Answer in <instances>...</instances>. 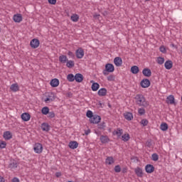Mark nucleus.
I'll list each match as a JSON object with an SVG mask.
<instances>
[{
	"label": "nucleus",
	"instance_id": "obj_11",
	"mask_svg": "<svg viewBox=\"0 0 182 182\" xmlns=\"http://www.w3.org/2000/svg\"><path fill=\"white\" fill-rule=\"evenodd\" d=\"M3 137L4 140H11V139H12L13 137L12 132H11L10 131L4 132L3 134Z\"/></svg>",
	"mask_w": 182,
	"mask_h": 182
},
{
	"label": "nucleus",
	"instance_id": "obj_13",
	"mask_svg": "<svg viewBox=\"0 0 182 182\" xmlns=\"http://www.w3.org/2000/svg\"><path fill=\"white\" fill-rule=\"evenodd\" d=\"M68 147H70L72 150H75V149H77L79 147V143L76 141H71L68 144Z\"/></svg>",
	"mask_w": 182,
	"mask_h": 182
},
{
	"label": "nucleus",
	"instance_id": "obj_62",
	"mask_svg": "<svg viewBox=\"0 0 182 182\" xmlns=\"http://www.w3.org/2000/svg\"><path fill=\"white\" fill-rule=\"evenodd\" d=\"M95 134H100V132H99L97 131H95Z\"/></svg>",
	"mask_w": 182,
	"mask_h": 182
},
{
	"label": "nucleus",
	"instance_id": "obj_35",
	"mask_svg": "<svg viewBox=\"0 0 182 182\" xmlns=\"http://www.w3.org/2000/svg\"><path fill=\"white\" fill-rule=\"evenodd\" d=\"M67 80H68V82H75V75L72 73L68 74L67 75Z\"/></svg>",
	"mask_w": 182,
	"mask_h": 182
},
{
	"label": "nucleus",
	"instance_id": "obj_26",
	"mask_svg": "<svg viewBox=\"0 0 182 182\" xmlns=\"http://www.w3.org/2000/svg\"><path fill=\"white\" fill-rule=\"evenodd\" d=\"M114 163V159L113 156H107L105 159V164H108V166H112Z\"/></svg>",
	"mask_w": 182,
	"mask_h": 182
},
{
	"label": "nucleus",
	"instance_id": "obj_24",
	"mask_svg": "<svg viewBox=\"0 0 182 182\" xmlns=\"http://www.w3.org/2000/svg\"><path fill=\"white\" fill-rule=\"evenodd\" d=\"M41 129L43 132H49L50 130V125L46 122L41 124Z\"/></svg>",
	"mask_w": 182,
	"mask_h": 182
},
{
	"label": "nucleus",
	"instance_id": "obj_27",
	"mask_svg": "<svg viewBox=\"0 0 182 182\" xmlns=\"http://www.w3.org/2000/svg\"><path fill=\"white\" fill-rule=\"evenodd\" d=\"M58 59H59V62L60 63H63V64H65V63H66L67 62H68V56H66V55H60L59 56V58H58Z\"/></svg>",
	"mask_w": 182,
	"mask_h": 182
},
{
	"label": "nucleus",
	"instance_id": "obj_3",
	"mask_svg": "<svg viewBox=\"0 0 182 182\" xmlns=\"http://www.w3.org/2000/svg\"><path fill=\"white\" fill-rule=\"evenodd\" d=\"M33 150L37 154H41L43 151V146L41 143H36L33 146Z\"/></svg>",
	"mask_w": 182,
	"mask_h": 182
},
{
	"label": "nucleus",
	"instance_id": "obj_53",
	"mask_svg": "<svg viewBox=\"0 0 182 182\" xmlns=\"http://www.w3.org/2000/svg\"><path fill=\"white\" fill-rule=\"evenodd\" d=\"M102 15L104 16H107L109 15V12L107 11H104L102 12Z\"/></svg>",
	"mask_w": 182,
	"mask_h": 182
},
{
	"label": "nucleus",
	"instance_id": "obj_36",
	"mask_svg": "<svg viewBox=\"0 0 182 182\" xmlns=\"http://www.w3.org/2000/svg\"><path fill=\"white\" fill-rule=\"evenodd\" d=\"M97 127L100 130H106V122H103L98 124Z\"/></svg>",
	"mask_w": 182,
	"mask_h": 182
},
{
	"label": "nucleus",
	"instance_id": "obj_57",
	"mask_svg": "<svg viewBox=\"0 0 182 182\" xmlns=\"http://www.w3.org/2000/svg\"><path fill=\"white\" fill-rule=\"evenodd\" d=\"M62 176V173L60 172H56L55 173V177L59 178Z\"/></svg>",
	"mask_w": 182,
	"mask_h": 182
},
{
	"label": "nucleus",
	"instance_id": "obj_29",
	"mask_svg": "<svg viewBox=\"0 0 182 182\" xmlns=\"http://www.w3.org/2000/svg\"><path fill=\"white\" fill-rule=\"evenodd\" d=\"M139 72H140V70L139 69V67L137 65H134V66L131 67V73L133 75H137V73H139Z\"/></svg>",
	"mask_w": 182,
	"mask_h": 182
},
{
	"label": "nucleus",
	"instance_id": "obj_18",
	"mask_svg": "<svg viewBox=\"0 0 182 182\" xmlns=\"http://www.w3.org/2000/svg\"><path fill=\"white\" fill-rule=\"evenodd\" d=\"M112 134L114 136H117L118 139H120V137H122V134H123V129L117 128V130L112 132Z\"/></svg>",
	"mask_w": 182,
	"mask_h": 182
},
{
	"label": "nucleus",
	"instance_id": "obj_39",
	"mask_svg": "<svg viewBox=\"0 0 182 182\" xmlns=\"http://www.w3.org/2000/svg\"><path fill=\"white\" fill-rule=\"evenodd\" d=\"M95 114H93V112H92L91 110H87V113H86V116L87 117H88V119H90V120L93 117Z\"/></svg>",
	"mask_w": 182,
	"mask_h": 182
},
{
	"label": "nucleus",
	"instance_id": "obj_23",
	"mask_svg": "<svg viewBox=\"0 0 182 182\" xmlns=\"http://www.w3.org/2000/svg\"><path fill=\"white\" fill-rule=\"evenodd\" d=\"M75 82L77 83H81V82H83V75L81 73H77L75 75Z\"/></svg>",
	"mask_w": 182,
	"mask_h": 182
},
{
	"label": "nucleus",
	"instance_id": "obj_17",
	"mask_svg": "<svg viewBox=\"0 0 182 182\" xmlns=\"http://www.w3.org/2000/svg\"><path fill=\"white\" fill-rule=\"evenodd\" d=\"M21 117L23 122H29V120H31V114H29V113L27 112L23 113Z\"/></svg>",
	"mask_w": 182,
	"mask_h": 182
},
{
	"label": "nucleus",
	"instance_id": "obj_14",
	"mask_svg": "<svg viewBox=\"0 0 182 182\" xmlns=\"http://www.w3.org/2000/svg\"><path fill=\"white\" fill-rule=\"evenodd\" d=\"M114 63L115 65V66H117L118 68L122 66V65L123 64V60H122V58L120 57H116L114 59Z\"/></svg>",
	"mask_w": 182,
	"mask_h": 182
},
{
	"label": "nucleus",
	"instance_id": "obj_42",
	"mask_svg": "<svg viewBox=\"0 0 182 182\" xmlns=\"http://www.w3.org/2000/svg\"><path fill=\"white\" fill-rule=\"evenodd\" d=\"M156 62L159 65H163V63H164V58L158 57Z\"/></svg>",
	"mask_w": 182,
	"mask_h": 182
},
{
	"label": "nucleus",
	"instance_id": "obj_7",
	"mask_svg": "<svg viewBox=\"0 0 182 182\" xmlns=\"http://www.w3.org/2000/svg\"><path fill=\"white\" fill-rule=\"evenodd\" d=\"M77 59H82L85 56V50L82 48H79L75 51Z\"/></svg>",
	"mask_w": 182,
	"mask_h": 182
},
{
	"label": "nucleus",
	"instance_id": "obj_1",
	"mask_svg": "<svg viewBox=\"0 0 182 182\" xmlns=\"http://www.w3.org/2000/svg\"><path fill=\"white\" fill-rule=\"evenodd\" d=\"M134 99L138 106H143L144 107H147V106H149V102L146 101V97H144V95L142 94H137Z\"/></svg>",
	"mask_w": 182,
	"mask_h": 182
},
{
	"label": "nucleus",
	"instance_id": "obj_60",
	"mask_svg": "<svg viewBox=\"0 0 182 182\" xmlns=\"http://www.w3.org/2000/svg\"><path fill=\"white\" fill-rule=\"evenodd\" d=\"M170 46H171V48H175L176 49V48H177V46H175L174 43H171V44L170 45Z\"/></svg>",
	"mask_w": 182,
	"mask_h": 182
},
{
	"label": "nucleus",
	"instance_id": "obj_55",
	"mask_svg": "<svg viewBox=\"0 0 182 182\" xmlns=\"http://www.w3.org/2000/svg\"><path fill=\"white\" fill-rule=\"evenodd\" d=\"M122 173H123V174H125V173H127V168L126 167L123 168L122 170Z\"/></svg>",
	"mask_w": 182,
	"mask_h": 182
},
{
	"label": "nucleus",
	"instance_id": "obj_54",
	"mask_svg": "<svg viewBox=\"0 0 182 182\" xmlns=\"http://www.w3.org/2000/svg\"><path fill=\"white\" fill-rule=\"evenodd\" d=\"M73 94L71 92H67V97H73Z\"/></svg>",
	"mask_w": 182,
	"mask_h": 182
},
{
	"label": "nucleus",
	"instance_id": "obj_59",
	"mask_svg": "<svg viewBox=\"0 0 182 182\" xmlns=\"http://www.w3.org/2000/svg\"><path fill=\"white\" fill-rule=\"evenodd\" d=\"M0 182H5V178L0 176Z\"/></svg>",
	"mask_w": 182,
	"mask_h": 182
},
{
	"label": "nucleus",
	"instance_id": "obj_19",
	"mask_svg": "<svg viewBox=\"0 0 182 182\" xmlns=\"http://www.w3.org/2000/svg\"><path fill=\"white\" fill-rule=\"evenodd\" d=\"M59 80L58 78L52 79L50 82L51 87H58L59 86Z\"/></svg>",
	"mask_w": 182,
	"mask_h": 182
},
{
	"label": "nucleus",
	"instance_id": "obj_56",
	"mask_svg": "<svg viewBox=\"0 0 182 182\" xmlns=\"http://www.w3.org/2000/svg\"><path fill=\"white\" fill-rule=\"evenodd\" d=\"M90 129H87L85 131V136H88V134H90Z\"/></svg>",
	"mask_w": 182,
	"mask_h": 182
},
{
	"label": "nucleus",
	"instance_id": "obj_22",
	"mask_svg": "<svg viewBox=\"0 0 182 182\" xmlns=\"http://www.w3.org/2000/svg\"><path fill=\"white\" fill-rule=\"evenodd\" d=\"M134 173L136 174L137 177H143V169L140 167H136L134 169Z\"/></svg>",
	"mask_w": 182,
	"mask_h": 182
},
{
	"label": "nucleus",
	"instance_id": "obj_37",
	"mask_svg": "<svg viewBox=\"0 0 182 182\" xmlns=\"http://www.w3.org/2000/svg\"><path fill=\"white\" fill-rule=\"evenodd\" d=\"M70 19L73 21V22H77L79 21V15L73 14L70 17Z\"/></svg>",
	"mask_w": 182,
	"mask_h": 182
},
{
	"label": "nucleus",
	"instance_id": "obj_15",
	"mask_svg": "<svg viewBox=\"0 0 182 182\" xmlns=\"http://www.w3.org/2000/svg\"><path fill=\"white\" fill-rule=\"evenodd\" d=\"M105 69L110 73H113L114 72V65L112 63H107L105 65Z\"/></svg>",
	"mask_w": 182,
	"mask_h": 182
},
{
	"label": "nucleus",
	"instance_id": "obj_28",
	"mask_svg": "<svg viewBox=\"0 0 182 182\" xmlns=\"http://www.w3.org/2000/svg\"><path fill=\"white\" fill-rule=\"evenodd\" d=\"M100 87V85H99V83L97 82H93L91 86V89L92 92H97Z\"/></svg>",
	"mask_w": 182,
	"mask_h": 182
},
{
	"label": "nucleus",
	"instance_id": "obj_30",
	"mask_svg": "<svg viewBox=\"0 0 182 182\" xmlns=\"http://www.w3.org/2000/svg\"><path fill=\"white\" fill-rule=\"evenodd\" d=\"M11 92H18L19 90V85H18V83L12 84L10 87Z\"/></svg>",
	"mask_w": 182,
	"mask_h": 182
},
{
	"label": "nucleus",
	"instance_id": "obj_5",
	"mask_svg": "<svg viewBox=\"0 0 182 182\" xmlns=\"http://www.w3.org/2000/svg\"><path fill=\"white\" fill-rule=\"evenodd\" d=\"M102 120V117L97 114H94L92 117L90 119V123L92 124H99Z\"/></svg>",
	"mask_w": 182,
	"mask_h": 182
},
{
	"label": "nucleus",
	"instance_id": "obj_9",
	"mask_svg": "<svg viewBox=\"0 0 182 182\" xmlns=\"http://www.w3.org/2000/svg\"><path fill=\"white\" fill-rule=\"evenodd\" d=\"M22 14H14L13 16V21H14V22H16L17 23L22 22Z\"/></svg>",
	"mask_w": 182,
	"mask_h": 182
},
{
	"label": "nucleus",
	"instance_id": "obj_8",
	"mask_svg": "<svg viewBox=\"0 0 182 182\" xmlns=\"http://www.w3.org/2000/svg\"><path fill=\"white\" fill-rule=\"evenodd\" d=\"M154 166L152 164H146L145 166V171L148 174H151V173H154Z\"/></svg>",
	"mask_w": 182,
	"mask_h": 182
},
{
	"label": "nucleus",
	"instance_id": "obj_16",
	"mask_svg": "<svg viewBox=\"0 0 182 182\" xmlns=\"http://www.w3.org/2000/svg\"><path fill=\"white\" fill-rule=\"evenodd\" d=\"M142 75L145 76V77H150L151 76V70L149 68H144L142 70Z\"/></svg>",
	"mask_w": 182,
	"mask_h": 182
},
{
	"label": "nucleus",
	"instance_id": "obj_63",
	"mask_svg": "<svg viewBox=\"0 0 182 182\" xmlns=\"http://www.w3.org/2000/svg\"><path fill=\"white\" fill-rule=\"evenodd\" d=\"M108 107H112V105H110V104L108 105Z\"/></svg>",
	"mask_w": 182,
	"mask_h": 182
},
{
	"label": "nucleus",
	"instance_id": "obj_47",
	"mask_svg": "<svg viewBox=\"0 0 182 182\" xmlns=\"http://www.w3.org/2000/svg\"><path fill=\"white\" fill-rule=\"evenodd\" d=\"M159 50L160 52H161V53H167V50L166 49V47L164 46H161L159 48Z\"/></svg>",
	"mask_w": 182,
	"mask_h": 182
},
{
	"label": "nucleus",
	"instance_id": "obj_58",
	"mask_svg": "<svg viewBox=\"0 0 182 182\" xmlns=\"http://www.w3.org/2000/svg\"><path fill=\"white\" fill-rule=\"evenodd\" d=\"M12 182H19V178L14 177L12 179Z\"/></svg>",
	"mask_w": 182,
	"mask_h": 182
},
{
	"label": "nucleus",
	"instance_id": "obj_40",
	"mask_svg": "<svg viewBox=\"0 0 182 182\" xmlns=\"http://www.w3.org/2000/svg\"><path fill=\"white\" fill-rule=\"evenodd\" d=\"M9 168H16V167H18V163H16V161L10 163L9 164Z\"/></svg>",
	"mask_w": 182,
	"mask_h": 182
},
{
	"label": "nucleus",
	"instance_id": "obj_38",
	"mask_svg": "<svg viewBox=\"0 0 182 182\" xmlns=\"http://www.w3.org/2000/svg\"><path fill=\"white\" fill-rule=\"evenodd\" d=\"M145 144L146 147H149V149H151V147H153V141L151 139H148Z\"/></svg>",
	"mask_w": 182,
	"mask_h": 182
},
{
	"label": "nucleus",
	"instance_id": "obj_31",
	"mask_svg": "<svg viewBox=\"0 0 182 182\" xmlns=\"http://www.w3.org/2000/svg\"><path fill=\"white\" fill-rule=\"evenodd\" d=\"M160 129L162 132H167V130H168V124L166 122H163L161 124Z\"/></svg>",
	"mask_w": 182,
	"mask_h": 182
},
{
	"label": "nucleus",
	"instance_id": "obj_4",
	"mask_svg": "<svg viewBox=\"0 0 182 182\" xmlns=\"http://www.w3.org/2000/svg\"><path fill=\"white\" fill-rule=\"evenodd\" d=\"M39 45H41V41L38 38H33L30 42L31 48L33 49H36L39 48Z\"/></svg>",
	"mask_w": 182,
	"mask_h": 182
},
{
	"label": "nucleus",
	"instance_id": "obj_10",
	"mask_svg": "<svg viewBox=\"0 0 182 182\" xmlns=\"http://www.w3.org/2000/svg\"><path fill=\"white\" fill-rule=\"evenodd\" d=\"M167 105H176V99L174 98V95H169L166 98Z\"/></svg>",
	"mask_w": 182,
	"mask_h": 182
},
{
	"label": "nucleus",
	"instance_id": "obj_49",
	"mask_svg": "<svg viewBox=\"0 0 182 182\" xmlns=\"http://www.w3.org/2000/svg\"><path fill=\"white\" fill-rule=\"evenodd\" d=\"M48 114V117H49L50 119H53V117H55V112L53 111L49 112Z\"/></svg>",
	"mask_w": 182,
	"mask_h": 182
},
{
	"label": "nucleus",
	"instance_id": "obj_46",
	"mask_svg": "<svg viewBox=\"0 0 182 182\" xmlns=\"http://www.w3.org/2000/svg\"><path fill=\"white\" fill-rule=\"evenodd\" d=\"M114 170L115 173H120V171H122V168L120 167V165H117L114 166Z\"/></svg>",
	"mask_w": 182,
	"mask_h": 182
},
{
	"label": "nucleus",
	"instance_id": "obj_2",
	"mask_svg": "<svg viewBox=\"0 0 182 182\" xmlns=\"http://www.w3.org/2000/svg\"><path fill=\"white\" fill-rule=\"evenodd\" d=\"M55 99H56L55 97V93L50 92L46 95V98L44 100V102L45 103H52V102L55 101Z\"/></svg>",
	"mask_w": 182,
	"mask_h": 182
},
{
	"label": "nucleus",
	"instance_id": "obj_20",
	"mask_svg": "<svg viewBox=\"0 0 182 182\" xmlns=\"http://www.w3.org/2000/svg\"><path fill=\"white\" fill-rule=\"evenodd\" d=\"M164 68L167 70H170L173 68V61L171 60H168L164 63Z\"/></svg>",
	"mask_w": 182,
	"mask_h": 182
},
{
	"label": "nucleus",
	"instance_id": "obj_52",
	"mask_svg": "<svg viewBox=\"0 0 182 182\" xmlns=\"http://www.w3.org/2000/svg\"><path fill=\"white\" fill-rule=\"evenodd\" d=\"M68 55L70 58H75V54L72 51H68Z\"/></svg>",
	"mask_w": 182,
	"mask_h": 182
},
{
	"label": "nucleus",
	"instance_id": "obj_25",
	"mask_svg": "<svg viewBox=\"0 0 182 182\" xmlns=\"http://www.w3.org/2000/svg\"><path fill=\"white\" fill-rule=\"evenodd\" d=\"M98 96H106L107 95V90L106 88H100L97 92Z\"/></svg>",
	"mask_w": 182,
	"mask_h": 182
},
{
	"label": "nucleus",
	"instance_id": "obj_33",
	"mask_svg": "<svg viewBox=\"0 0 182 182\" xmlns=\"http://www.w3.org/2000/svg\"><path fill=\"white\" fill-rule=\"evenodd\" d=\"M49 107H43L41 109V113L42 114H44V116H46L49 113Z\"/></svg>",
	"mask_w": 182,
	"mask_h": 182
},
{
	"label": "nucleus",
	"instance_id": "obj_21",
	"mask_svg": "<svg viewBox=\"0 0 182 182\" xmlns=\"http://www.w3.org/2000/svg\"><path fill=\"white\" fill-rule=\"evenodd\" d=\"M124 117L128 122H132L133 120V114L132 112H127L124 114Z\"/></svg>",
	"mask_w": 182,
	"mask_h": 182
},
{
	"label": "nucleus",
	"instance_id": "obj_32",
	"mask_svg": "<svg viewBox=\"0 0 182 182\" xmlns=\"http://www.w3.org/2000/svg\"><path fill=\"white\" fill-rule=\"evenodd\" d=\"M66 66H67V68H69V69H72V68H73L75 66V61H73L72 60H67Z\"/></svg>",
	"mask_w": 182,
	"mask_h": 182
},
{
	"label": "nucleus",
	"instance_id": "obj_34",
	"mask_svg": "<svg viewBox=\"0 0 182 182\" xmlns=\"http://www.w3.org/2000/svg\"><path fill=\"white\" fill-rule=\"evenodd\" d=\"M122 140L123 141H129L130 140V135L129 134H124L122 136Z\"/></svg>",
	"mask_w": 182,
	"mask_h": 182
},
{
	"label": "nucleus",
	"instance_id": "obj_43",
	"mask_svg": "<svg viewBox=\"0 0 182 182\" xmlns=\"http://www.w3.org/2000/svg\"><path fill=\"white\" fill-rule=\"evenodd\" d=\"M138 113H139V116H143V115L146 114V109H144V108H139L138 109Z\"/></svg>",
	"mask_w": 182,
	"mask_h": 182
},
{
	"label": "nucleus",
	"instance_id": "obj_6",
	"mask_svg": "<svg viewBox=\"0 0 182 182\" xmlns=\"http://www.w3.org/2000/svg\"><path fill=\"white\" fill-rule=\"evenodd\" d=\"M140 85L141 87H143V89H146L147 87H149L150 85H151V82H150V80L144 78L141 81Z\"/></svg>",
	"mask_w": 182,
	"mask_h": 182
},
{
	"label": "nucleus",
	"instance_id": "obj_48",
	"mask_svg": "<svg viewBox=\"0 0 182 182\" xmlns=\"http://www.w3.org/2000/svg\"><path fill=\"white\" fill-rule=\"evenodd\" d=\"M114 75H110L107 77L108 82H113L114 80Z\"/></svg>",
	"mask_w": 182,
	"mask_h": 182
},
{
	"label": "nucleus",
	"instance_id": "obj_45",
	"mask_svg": "<svg viewBox=\"0 0 182 182\" xmlns=\"http://www.w3.org/2000/svg\"><path fill=\"white\" fill-rule=\"evenodd\" d=\"M6 141H0V149H6Z\"/></svg>",
	"mask_w": 182,
	"mask_h": 182
},
{
	"label": "nucleus",
	"instance_id": "obj_61",
	"mask_svg": "<svg viewBox=\"0 0 182 182\" xmlns=\"http://www.w3.org/2000/svg\"><path fill=\"white\" fill-rule=\"evenodd\" d=\"M98 106H100V107H102V102L100 101L98 102Z\"/></svg>",
	"mask_w": 182,
	"mask_h": 182
},
{
	"label": "nucleus",
	"instance_id": "obj_51",
	"mask_svg": "<svg viewBox=\"0 0 182 182\" xmlns=\"http://www.w3.org/2000/svg\"><path fill=\"white\" fill-rule=\"evenodd\" d=\"M102 73H103L104 76H107V75H109V73H110V72L107 71L106 69H105V70H103Z\"/></svg>",
	"mask_w": 182,
	"mask_h": 182
},
{
	"label": "nucleus",
	"instance_id": "obj_44",
	"mask_svg": "<svg viewBox=\"0 0 182 182\" xmlns=\"http://www.w3.org/2000/svg\"><path fill=\"white\" fill-rule=\"evenodd\" d=\"M151 160H153V161H159V155L156 153L153 154L151 155Z\"/></svg>",
	"mask_w": 182,
	"mask_h": 182
},
{
	"label": "nucleus",
	"instance_id": "obj_41",
	"mask_svg": "<svg viewBox=\"0 0 182 182\" xmlns=\"http://www.w3.org/2000/svg\"><path fill=\"white\" fill-rule=\"evenodd\" d=\"M140 124H142L144 127H146V126L149 124V120H147L146 119H143L141 120Z\"/></svg>",
	"mask_w": 182,
	"mask_h": 182
},
{
	"label": "nucleus",
	"instance_id": "obj_50",
	"mask_svg": "<svg viewBox=\"0 0 182 182\" xmlns=\"http://www.w3.org/2000/svg\"><path fill=\"white\" fill-rule=\"evenodd\" d=\"M57 0H48V4L50 5H56Z\"/></svg>",
	"mask_w": 182,
	"mask_h": 182
},
{
	"label": "nucleus",
	"instance_id": "obj_64",
	"mask_svg": "<svg viewBox=\"0 0 182 182\" xmlns=\"http://www.w3.org/2000/svg\"><path fill=\"white\" fill-rule=\"evenodd\" d=\"M146 1V2H149V1H150V0H145Z\"/></svg>",
	"mask_w": 182,
	"mask_h": 182
},
{
	"label": "nucleus",
	"instance_id": "obj_12",
	"mask_svg": "<svg viewBox=\"0 0 182 182\" xmlns=\"http://www.w3.org/2000/svg\"><path fill=\"white\" fill-rule=\"evenodd\" d=\"M100 140L102 144H106L107 143H109L110 141V139L107 135H101L100 137Z\"/></svg>",
	"mask_w": 182,
	"mask_h": 182
}]
</instances>
